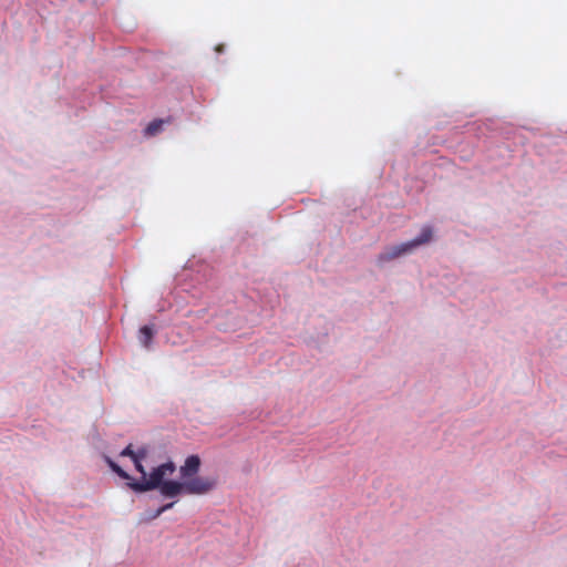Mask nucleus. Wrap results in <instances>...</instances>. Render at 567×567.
<instances>
[{"mask_svg":"<svg viewBox=\"0 0 567 567\" xmlns=\"http://www.w3.org/2000/svg\"><path fill=\"white\" fill-rule=\"evenodd\" d=\"M133 463L136 471L142 474V480L134 481L132 478V481L127 482V486L137 493L158 489L162 496L176 498L183 494H207L216 486V480L197 476L202 464L198 455H189L179 467V474L183 481L165 480L166 476L173 475L176 471V465L173 461L154 467L148 477H146V471L142 461L133 460Z\"/></svg>","mask_w":567,"mask_h":567,"instance_id":"f257e3e1","label":"nucleus"},{"mask_svg":"<svg viewBox=\"0 0 567 567\" xmlns=\"http://www.w3.org/2000/svg\"><path fill=\"white\" fill-rule=\"evenodd\" d=\"M433 237V230L430 226H424L421 230V234L414 238L413 240H410L408 243H403L396 246L391 247L385 252H382L378 257V261L380 264L393 260L404 254L411 252L416 247L427 244L431 241Z\"/></svg>","mask_w":567,"mask_h":567,"instance_id":"f03ea898","label":"nucleus"},{"mask_svg":"<svg viewBox=\"0 0 567 567\" xmlns=\"http://www.w3.org/2000/svg\"><path fill=\"white\" fill-rule=\"evenodd\" d=\"M153 329L150 326H143L140 329V340L145 346L148 347L151 343V340L153 338Z\"/></svg>","mask_w":567,"mask_h":567,"instance_id":"7ed1b4c3","label":"nucleus"},{"mask_svg":"<svg viewBox=\"0 0 567 567\" xmlns=\"http://www.w3.org/2000/svg\"><path fill=\"white\" fill-rule=\"evenodd\" d=\"M110 467L121 478L126 480L127 482L132 481V476L127 474L121 466H118L112 460H107Z\"/></svg>","mask_w":567,"mask_h":567,"instance_id":"20e7f679","label":"nucleus"},{"mask_svg":"<svg viewBox=\"0 0 567 567\" xmlns=\"http://www.w3.org/2000/svg\"><path fill=\"white\" fill-rule=\"evenodd\" d=\"M162 125H163V121L155 120L147 125V127L145 128V133L147 135L153 136L162 130Z\"/></svg>","mask_w":567,"mask_h":567,"instance_id":"39448f33","label":"nucleus"},{"mask_svg":"<svg viewBox=\"0 0 567 567\" xmlns=\"http://www.w3.org/2000/svg\"><path fill=\"white\" fill-rule=\"evenodd\" d=\"M175 502H172V503H167L163 506H161L153 515H152V518H157L158 516H161L164 512L171 509L173 506H174Z\"/></svg>","mask_w":567,"mask_h":567,"instance_id":"423d86ee","label":"nucleus"},{"mask_svg":"<svg viewBox=\"0 0 567 567\" xmlns=\"http://www.w3.org/2000/svg\"><path fill=\"white\" fill-rule=\"evenodd\" d=\"M147 453L148 451L146 447H141L135 452L134 460L143 461L147 456Z\"/></svg>","mask_w":567,"mask_h":567,"instance_id":"0eeeda50","label":"nucleus"},{"mask_svg":"<svg viewBox=\"0 0 567 567\" xmlns=\"http://www.w3.org/2000/svg\"><path fill=\"white\" fill-rule=\"evenodd\" d=\"M134 454H135V451L133 450V445L132 444H128L122 452H121V456H128L132 458V461L134 460Z\"/></svg>","mask_w":567,"mask_h":567,"instance_id":"6e6552de","label":"nucleus"},{"mask_svg":"<svg viewBox=\"0 0 567 567\" xmlns=\"http://www.w3.org/2000/svg\"><path fill=\"white\" fill-rule=\"evenodd\" d=\"M224 49H225L224 44H218V45H216L215 51H216L217 53H223V52H224Z\"/></svg>","mask_w":567,"mask_h":567,"instance_id":"1a4fd4ad","label":"nucleus"}]
</instances>
